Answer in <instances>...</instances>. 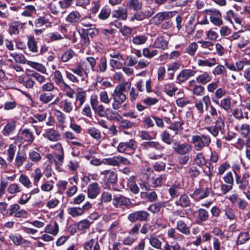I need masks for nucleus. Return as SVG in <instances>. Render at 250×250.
<instances>
[{
    "mask_svg": "<svg viewBox=\"0 0 250 250\" xmlns=\"http://www.w3.org/2000/svg\"><path fill=\"white\" fill-rule=\"evenodd\" d=\"M42 176L43 173L42 172L41 169L39 167H37L35 168L31 174V176L33 180L34 185L38 184Z\"/></svg>",
    "mask_w": 250,
    "mask_h": 250,
    "instance_id": "47",
    "label": "nucleus"
},
{
    "mask_svg": "<svg viewBox=\"0 0 250 250\" xmlns=\"http://www.w3.org/2000/svg\"><path fill=\"white\" fill-rule=\"evenodd\" d=\"M191 201L189 197L186 194H182L179 199L175 202V204L183 208L190 206Z\"/></svg>",
    "mask_w": 250,
    "mask_h": 250,
    "instance_id": "27",
    "label": "nucleus"
},
{
    "mask_svg": "<svg viewBox=\"0 0 250 250\" xmlns=\"http://www.w3.org/2000/svg\"><path fill=\"white\" fill-rule=\"evenodd\" d=\"M166 180L165 175L161 174L156 178H152L150 179L151 186L152 188H156L161 187L162 185L163 181Z\"/></svg>",
    "mask_w": 250,
    "mask_h": 250,
    "instance_id": "41",
    "label": "nucleus"
},
{
    "mask_svg": "<svg viewBox=\"0 0 250 250\" xmlns=\"http://www.w3.org/2000/svg\"><path fill=\"white\" fill-rule=\"evenodd\" d=\"M219 105L220 106L221 108H223L225 110L228 111L230 109L231 106L230 98H223L220 101Z\"/></svg>",
    "mask_w": 250,
    "mask_h": 250,
    "instance_id": "61",
    "label": "nucleus"
},
{
    "mask_svg": "<svg viewBox=\"0 0 250 250\" xmlns=\"http://www.w3.org/2000/svg\"><path fill=\"white\" fill-rule=\"evenodd\" d=\"M161 138L165 143L168 145H171L173 142V139L171 138L170 133L167 130L161 133Z\"/></svg>",
    "mask_w": 250,
    "mask_h": 250,
    "instance_id": "60",
    "label": "nucleus"
},
{
    "mask_svg": "<svg viewBox=\"0 0 250 250\" xmlns=\"http://www.w3.org/2000/svg\"><path fill=\"white\" fill-rule=\"evenodd\" d=\"M212 194L213 191L211 188H197L193 193L194 196L197 197L200 199H204Z\"/></svg>",
    "mask_w": 250,
    "mask_h": 250,
    "instance_id": "22",
    "label": "nucleus"
},
{
    "mask_svg": "<svg viewBox=\"0 0 250 250\" xmlns=\"http://www.w3.org/2000/svg\"><path fill=\"white\" fill-rule=\"evenodd\" d=\"M86 91H79L76 93L75 95V107L76 110L80 108V107L85 103L86 100Z\"/></svg>",
    "mask_w": 250,
    "mask_h": 250,
    "instance_id": "18",
    "label": "nucleus"
},
{
    "mask_svg": "<svg viewBox=\"0 0 250 250\" xmlns=\"http://www.w3.org/2000/svg\"><path fill=\"white\" fill-rule=\"evenodd\" d=\"M176 228L179 232L185 235L190 234V228L182 220L177 221Z\"/></svg>",
    "mask_w": 250,
    "mask_h": 250,
    "instance_id": "28",
    "label": "nucleus"
},
{
    "mask_svg": "<svg viewBox=\"0 0 250 250\" xmlns=\"http://www.w3.org/2000/svg\"><path fill=\"white\" fill-rule=\"evenodd\" d=\"M51 157H52V161L55 163L56 166H60L63 164L64 160V153L58 155L56 154L53 156L50 154L47 156L49 159H50Z\"/></svg>",
    "mask_w": 250,
    "mask_h": 250,
    "instance_id": "53",
    "label": "nucleus"
},
{
    "mask_svg": "<svg viewBox=\"0 0 250 250\" xmlns=\"http://www.w3.org/2000/svg\"><path fill=\"white\" fill-rule=\"evenodd\" d=\"M27 45L29 49L34 53L38 52L37 42L33 35H29L28 37Z\"/></svg>",
    "mask_w": 250,
    "mask_h": 250,
    "instance_id": "44",
    "label": "nucleus"
},
{
    "mask_svg": "<svg viewBox=\"0 0 250 250\" xmlns=\"http://www.w3.org/2000/svg\"><path fill=\"white\" fill-rule=\"evenodd\" d=\"M181 189V185L179 183L174 184L168 189V193L172 198L177 197L179 195V190Z\"/></svg>",
    "mask_w": 250,
    "mask_h": 250,
    "instance_id": "42",
    "label": "nucleus"
},
{
    "mask_svg": "<svg viewBox=\"0 0 250 250\" xmlns=\"http://www.w3.org/2000/svg\"><path fill=\"white\" fill-rule=\"evenodd\" d=\"M212 79V76L207 72H204L196 78V81L199 83L206 84Z\"/></svg>",
    "mask_w": 250,
    "mask_h": 250,
    "instance_id": "37",
    "label": "nucleus"
},
{
    "mask_svg": "<svg viewBox=\"0 0 250 250\" xmlns=\"http://www.w3.org/2000/svg\"><path fill=\"white\" fill-rule=\"evenodd\" d=\"M195 213L197 214V218L196 220V222L198 224L206 221L208 218V212L205 209L200 208Z\"/></svg>",
    "mask_w": 250,
    "mask_h": 250,
    "instance_id": "32",
    "label": "nucleus"
},
{
    "mask_svg": "<svg viewBox=\"0 0 250 250\" xmlns=\"http://www.w3.org/2000/svg\"><path fill=\"white\" fill-rule=\"evenodd\" d=\"M218 64V62L215 58H212L209 59H198L197 64L199 66L212 67Z\"/></svg>",
    "mask_w": 250,
    "mask_h": 250,
    "instance_id": "29",
    "label": "nucleus"
},
{
    "mask_svg": "<svg viewBox=\"0 0 250 250\" xmlns=\"http://www.w3.org/2000/svg\"><path fill=\"white\" fill-rule=\"evenodd\" d=\"M30 161L26 162L24 167L26 170H29L34 164H38L42 160L40 153L35 150H31L28 152Z\"/></svg>",
    "mask_w": 250,
    "mask_h": 250,
    "instance_id": "5",
    "label": "nucleus"
},
{
    "mask_svg": "<svg viewBox=\"0 0 250 250\" xmlns=\"http://www.w3.org/2000/svg\"><path fill=\"white\" fill-rule=\"evenodd\" d=\"M43 136L48 140L55 142L59 140L61 138L60 134L57 131L53 128H49L46 130Z\"/></svg>",
    "mask_w": 250,
    "mask_h": 250,
    "instance_id": "20",
    "label": "nucleus"
},
{
    "mask_svg": "<svg viewBox=\"0 0 250 250\" xmlns=\"http://www.w3.org/2000/svg\"><path fill=\"white\" fill-rule=\"evenodd\" d=\"M174 145V150L176 153L180 155H186L188 154L192 149L191 146L187 143L180 144L178 142H175Z\"/></svg>",
    "mask_w": 250,
    "mask_h": 250,
    "instance_id": "13",
    "label": "nucleus"
},
{
    "mask_svg": "<svg viewBox=\"0 0 250 250\" xmlns=\"http://www.w3.org/2000/svg\"><path fill=\"white\" fill-rule=\"evenodd\" d=\"M24 23L19 21H15L9 25L8 32L10 35H17L19 34L20 30L23 27Z\"/></svg>",
    "mask_w": 250,
    "mask_h": 250,
    "instance_id": "19",
    "label": "nucleus"
},
{
    "mask_svg": "<svg viewBox=\"0 0 250 250\" xmlns=\"http://www.w3.org/2000/svg\"><path fill=\"white\" fill-rule=\"evenodd\" d=\"M22 188L20 185L17 183H13L10 184L7 189V192L10 194L15 196L22 191Z\"/></svg>",
    "mask_w": 250,
    "mask_h": 250,
    "instance_id": "36",
    "label": "nucleus"
},
{
    "mask_svg": "<svg viewBox=\"0 0 250 250\" xmlns=\"http://www.w3.org/2000/svg\"><path fill=\"white\" fill-rule=\"evenodd\" d=\"M19 182L25 188L30 189L33 184L30 178L25 174H21L20 175Z\"/></svg>",
    "mask_w": 250,
    "mask_h": 250,
    "instance_id": "34",
    "label": "nucleus"
},
{
    "mask_svg": "<svg viewBox=\"0 0 250 250\" xmlns=\"http://www.w3.org/2000/svg\"><path fill=\"white\" fill-rule=\"evenodd\" d=\"M206 14L210 16V20L212 23L218 26L222 24L221 14L219 11L216 9H208L205 10Z\"/></svg>",
    "mask_w": 250,
    "mask_h": 250,
    "instance_id": "9",
    "label": "nucleus"
},
{
    "mask_svg": "<svg viewBox=\"0 0 250 250\" xmlns=\"http://www.w3.org/2000/svg\"><path fill=\"white\" fill-rule=\"evenodd\" d=\"M72 72L79 76L82 80L88 77V73L86 69H84L82 66L78 65L71 69Z\"/></svg>",
    "mask_w": 250,
    "mask_h": 250,
    "instance_id": "33",
    "label": "nucleus"
},
{
    "mask_svg": "<svg viewBox=\"0 0 250 250\" xmlns=\"http://www.w3.org/2000/svg\"><path fill=\"white\" fill-rule=\"evenodd\" d=\"M87 197L90 199H95L100 192V186L96 182L89 184L87 188Z\"/></svg>",
    "mask_w": 250,
    "mask_h": 250,
    "instance_id": "15",
    "label": "nucleus"
},
{
    "mask_svg": "<svg viewBox=\"0 0 250 250\" xmlns=\"http://www.w3.org/2000/svg\"><path fill=\"white\" fill-rule=\"evenodd\" d=\"M143 3L139 0H128L126 3L127 7L134 11H138L142 9Z\"/></svg>",
    "mask_w": 250,
    "mask_h": 250,
    "instance_id": "30",
    "label": "nucleus"
},
{
    "mask_svg": "<svg viewBox=\"0 0 250 250\" xmlns=\"http://www.w3.org/2000/svg\"><path fill=\"white\" fill-rule=\"evenodd\" d=\"M17 151V146L14 144H11L7 150V160L12 162Z\"/></svg>",
    "mask_w": 250,
    "mask_h": 250,
    "instance_id": "43",
    "label": "nucleus"
},
{
    "mask_svg": "<svg viewBox=\"0 0 250 250\" xmlns=\"http://www.w3.org/2000/svg\"><path fill=\"white\" fill-rule=\"evenodd\" d=\"M82 16L78 11H72L66 17L67 22L71 23H75L80 22Z\"/></svg>",
    "mask_w": 250,
    "mask_h": 250,
    "instance_id": "26",
    "label": "nucleus"
},
{
    "mask_svg": "<svg viewBox=\"0 0 250 250\" xmlns=\"http://www.w3.org/2000/svg\"><path fill=\"white\" fill-rule=\"evenodd\" d=\"M112 204L116 207L121 206H129L131 202L129 198H127L121 194L114 195L112 199Z\"/></svg>",
    "mask_w": 250,
    "mask_h": 250,
    "instance_id": "14",
    "label": "nucleus"
},
{
    "mask_svg": "<svg viewBox=\"0 0 250 250\" xmlns=\"http://www.w3.org/2000/svg\"><path fill=\"white\" fill-rule=\"evenodd\" d=\"M196 72L189 69H186L182 70L177 77V80L181 83L185 82L190 77L195 75Z\"/></svg>",
    "mask_w": 250,
    "mask_h": 250,
    "instance_id": "17",
    "label": "nucleus"
},
{
    "mask_svg": "<svg viewBox=\"0 0 250 250\" xmlns=\"http://www.w3.org/2000/svg\"><path fill=\"white\" fill-rule=\"evenodd\" d=\"M198 47L197 43L195 42H191L186 48L185 52L192 57L195 54Z\"/></svg>",
    "mask_w": 250,
    "mask_h": 250,
    "instance_id": "55",
    "label": "nucleus"
},
{
    "mask_svg": "<svg viewBox=\"0 0 250 250\" xmlns=\"http://www.w3.org/2000/svg\"><path fill=\"white\" fill-rule=\"evenodd\" d=\"M53 188L54 185L52 181H46L43 183L41 186L42 190L45 192H50Z\"/></svg>",
    "mask_w": 250,
    "mask_h": 250,
    "instance_id": "64",
    "label": "nucleus"
},
{
    "mask_svg": "<svg viewBox=\"0 0 250 250\" xmlns=\"http://www.w3.org/2000/svg\"><path fill=\"white\" fill-rule=\"evenodd\" d=\"M205 105L206 109L209 107L211 101L210 97L208 95H205L202 97V99H196L194 100V104L195 108L200 114L204 112V104Z\"/></svg>",
    "mask_w": 250,
    "mask_h": 250,
    "instance_id": "8",
    "label": "nucleus"
},
{
    "mask_svg": "<svg viewBox=\"0 0 250 250\" xmlns=\"http://www.w3.org/2000/svg\"><path fill=\"white\" fill-rule=\"evenodd\" d=\"M127 186L130 191L134 194H137L139 192V188L135 183L134 177H130L127 181Z\"/></svg>",
    "mask_w": 250,
    "mask_h": 250,
    "instance_id": "46",
    "label": "nucleus"
},
{
    "mask_svg": "<svg viewBox=\"0 0 250 250\" xmlns=\"http://www.w3.org/2000/svg\"><path fill=\"white\" fill-rule=\"evenodd\" d=\"M147 39L145 35H136L132 37V41L134 44L140 45L144 44Z\"/></svg>",
    "mask_w": 250,
    "mask_h": 250,
    "instance_id": "54",
    "label": "nucleus"
},
{
    "mask_svg": "<svg viewBox=\"0 0 250 250\" xmlns=\"http://www.w3.org/2000/svg\"><path fill=\"white\" fill-rule=\"evenodd\" d=\"M53 80L57 85L61 86L65 83L64 82L63 76L59 70H55L53 73Z\"/></svg>",
    "mask_w": 250,
    "mask_h": 250,
    "instance_id": "49",
    "label": "nucleus"
},
{
    "mask_svg": "<svg viewBox=\"0 0 250 250\" xmlns=\"http://www.w3.org/2000/svg\"><path fill=\"white\" fill-rule=\"evenodd\" d=\"M130 86L131 83L130 82H124L117 86L114 90L124 93L127 91L130 88Z\"/></svg>",
    "mask_w": 250,
    "mask_h": 250,
    "instance_id": "57",
    "label": "nucleus"
},
{
    "mask_svg": "<svg viewBox=\"0 0 250 250\" xmlns=\"http://www.w3.org/2000/svg\"><path fill=\"white\" fill-rule=\"evenodd\" d=\"M137 148V143L133 139H130L126 142H122L119 144L117 150L120 153L130 154L133 153Z\"/></svg>",
    "mask_w": 250,
    "mask_h": 250,
    "instance_id": "2",
    "label": "nucleus"
},
{
    "mask_svg": "<svg viewBox=\"0 0 250 250\" xmlns=\"http://www.w3.org/2000/svg\"><path fill=\"white\" fill-rule=\"evenodd\" d=\"M225 128V122L221 117H218L215 122V125L207 128V129L214 136L218 135L219 131L223 132Z\"/></svg>",
    "mask_w": 250,
    "mask_h": 250,
    "instance_id": "7",
    "label": "nucleus"
},
{
    "mask_svg": "<svg viewBox=\"0 0 250 250\" xmlns=\"http://www.w3.org/2000/svg\"><path fill=\"white\" fill-rule=\"evenodd\" d=\"M112 96L113 99V102L112 104V108L117 110L121 107L122 104L125 102L126 96L124 93L120 92L115 90H114Z\"/></svg>",
    "mask_w": 250,
    "mask_h": 250,
    "instance_id": "4",
    "label": "nucleus"
},
{
    "mask_svg": "<svg viewBox=\"0 0 250 250\" xmlns=\"http://www.w3.org/2000/svg\"><path fill=\"white\" fill-rule=\"evenodd\" d=\"M127 10L122 7H119L117 10H114L112 13V17L119 20L125 21L127 18Z\"/></svg>",
    "mask_w": 250,
    "mask_h": 250,
    "instance_id": "21",
    "label": "nucleus"
},
{
    "mask_svg": "<svg viewBox=\"0 0 250 250\" xmlns=\"http://www.w3.org/2000/svg\"><path fill=\"white\" fill-rule=\"evenodd\" d=\"M101 175L104 176V181L107 185L115 183L118 179L117 173L110 170H105L101 172Z\"/></svg>",
    "mask_w": 250,
    "mask_h": 250,
    "instance_id": "11",
    "label": "nucleus"
},
{
    "mask_svg": "<svg viewBox=\"0 0 250 250\" xmlns=\"http://www.w3.org/2000/svg\"><path fill=\"white\" fill-rule=\"evenodd\" d=\"M172 17L171 12H165L158 13L155 17L158 20L159 22H161L164 20H167Z\"/></svg>",
    "mask_w": 250,
    "mask_h": 250,
    "instance_id": "59",
    "label": "nucleus"
},
{
    "mask_svg": "<svg viewBox=\"0 0 250 250\" xmlns=\"http://www.w3.org/2000/svg\"><path fill=\"white\" fill-rule=\"evenodd\" d=\"M92 109L95 114H97L99 117L103 118L106 116L104 107L103 104H98Z\"/></svg>",
    "mask_w": 250,
    "mask_h": 250,
    "instance_id": "62",
    "label": "nucleus"
},
{
    "mask_svg": "<svg viewBox=\"0 0 250 250\" xmlns=\"http://www.w3.org/2000/svg\"><path fill=\"white\" fill-rule=\"evenodd\" d=\"M20 134L21 136L19 135L17 140L21 142L24 140L25 142L29 144H31L33 142L35 139V136L33 132L28 128H24L21 131Z\"/></svg>",
    "mask_w": 250,
    "mask_h": 250,
    "instance_id": "12",
    "label": "nucleus"
},
{
    "mask_svg": "<svg viewBox=\"0 0 250 250\" xmlns=\"http://www.w3.org/2000/svg\"><path fill=\"white\" fill-rule=\"evenodd\" d=\"M164 90L168 95L173 96L177 90V88L173 83H167L164 85Z\"/></svg>",
    "mask_w": 250,
    "mask_h": 250,
    "instance_id": "50",
    "label": "nucleus"
},
{
    "mask_svg": "<svg viewBox=\"0 0 250 250\" xmlns=\"http://www.w3.org/2000/svg\"><path fill=\"white\" fill-rule=\"evenodd\" d=\"M28 214L27 212L24 209L21 208L18 204L11 205L8 208V215L17 218H25Z\"/></svg>",
    "mask_w": 250,
    "mask_h": 250,
    "instance_id": "6",
    "label": "nucleus"
},
{
    "mask_svg": "<svg viewBox=\"0 0 250 250\" xmlns=\"http://www.w3.org/2000/svg\"><path fill=\"white\" fill-rule=\"evenodd\" d=\"M235 128L236 130H238L244 137H247L250 132V125L246 123L243 124L239 128L238 126L235 127Z\"/></svg>",
    "mask_w": 250,
    "mask_h": 250,
    "instance_id": "48",
    "label": "nucleus"
},
{
    "mask_svg": "<svg viewBox=\"0 0 250 250\" xmlns=\"http://www.w3.org/2000/svg\"><path fill=\"white\" fill-rule=\"evenodd\" d=\"M27 156L25 152L18 151L15 160V166L16 168H20L27 160Z\"/></svg>",
    "mask_w": 250,
    "mask_h": 250,
    "instance_id": "24",
    "label": "nucleus"
},
{
    "mask_svg": "<svg viewBox=\"0 0 250 250\" xmlns=\"http://www.w3.org/2000/svg\"><path fill=\"white\" fill-rule=\"evenodd\" d=\"M9 238L16 246H19L21 244L28 245L29 242L24 239L21 235L19 233H12L9 235Z\"/></svg>",
    "mask_w": 250,
    "mask_h": 250,
    "instance_id": "25",
    "label": "nucleus"
},
{
    "mask_svg": "<svg viewBox=\"0 0 250 250\" xmlns=\"http://www.w3.org/2000/svg\"><path fill=\"white\" fill-rule=\"evenodd\" d=\"M194 148L196 151L201 150L205 146H208L211 143L210 137L206 135H193L191 138Z\"/></svg>",
    "mask_w": 250,
    "mask_h": 250,
    "instance_id": "1",
    "label": "nucleus"
},
{
    "mask_svg": "<svg viewBox=\"0 0 250 250\" xmlns=\"http://www.w3.org/2000/svg\"><path fill=\"white\" fill-rule=\"evenodd\" d=\"M83 249L85 250H101V247L98 242L93 239L86 240L83 244Z\"/></svg>",
    "mask_w": 250,
    "mask_h": 250,
    "instance_id": "23",
    "label": "nucleus"
},
{
    "mask_svg": "<svg viewBox=\"0 0 250 250\" xmlns=\"http://www.w3.org/2000/svg\"><path fill=\"white\" fill-rule=\"evenodd\" d=\"M250 239V235L248 232H241L238 236L237 244L242 245L246 243Z\"/></svg>",
    "mask_w": 250,
    "mask_h": 250,
    "instance_id": "52",
    "label": "nucleus"
},
{
    "mask_svg": "<svg viewBox=\"0 0 250 250\" xmlns=\"http://www.w3.org/2000/svg\"><path fill=\"white\" fill-rule=\"evenodd\" d=\"M145 145L147 148H154L158 150L164 149V146L158 142H148L146 143Z\"/></svg>",
    "mask_w": 250,
    "mask_h": 250,
    "instance_id": "63",
    "label": "nucleus"
},
{
    "mask_svg": "<svg viewBox=\"0 0 250 250\" xmlns=\"http://www.w3.org/2000/svg\"><path fill=\"white\" fill-rule=\"evenodd\" d=\"M16 128V122L14 121H12L8 122L4 127L2 130V134L4 136H9L12 132H13Z\"/></svg>",
    "mask_w": 250,
    "mask_h": 250,
    "instance_id": "35",
    "label": "nucleus"
},
{
    "mask_svg": "<svg viewBox=\"0 0 250 250\" xmlns=\"http://www.w3.org/2000/svg\"><path fill=\"white\" fill-rule=\"evenodd\" d=\"M44 231L46 233L56 236L59 232V225L56 222L54 223V225L48 224L45 227Z\"/></svg>",
    "mask_w": 250,
    "mask_h": 250,
    "instance_id": "38",
    "label": "nucleus"
},
{
    "mask_svg": "<svg viewBox=\"0 0 250 250\" xmlns=\"http://www.w3.org/2000/svg\"><path fill=\"white\" fill-rule=\"evenodd\" d=\"M48 8L50 12L54 15H57L60 12L62 14L65 12L64 11L61 12V10H63V8L61 0H51L48 4Z\"/></svg>",
    "mask_w": 250,
    "mask_h": 250,
    "instance_id": "16",
    "label": "nucleus"
},
{
    "mask_svg": "<svg viewBox=\"0 0 250 250\" xmlns=\"http://www.w3.org/2000/svg\"><path fill=\"white\" fill-rule=\"evenodd\" d=\"M168 45V42L163 37L157 38L153 44V47L162 50L166 49Z\"/></svg>",
    "mask_w": 250,
    "mask_h": 250,
    "instance_id": "31",
    "label": "nucleus"
},
{
    "mask_svg": "<svg viewBox=\"0 0 250 250\" xmlns=\"http://www.w3.org/2000/svg\"><path fill=\"white\" fill-rule=\"evenodd\" d=\"M60 107L66 113H70L73 110V105L71 102L67 99H64L60 102Z\"/></svg>",
    "mask_w": 250,
    "mask_h": 250,
    "instance_id": "39",
    "label": "nucleus"
},
{
    "mask_svg": "<svg viewBox=\"0 0 250 250\" xmlns=\"http://www.w3.org/2000/svg\"><path fill=\"white\" fill-rule=\"evenodd\" d=\"M236 183L238 185L239 189L245 190L249 187V178L250 177V174L249 172H245L243 174L241 178L235 173Z\"/></svg>",
    "mask_w": 250,
    "mask_h": 250,
    "instance_id": "10",
    "label": "nucleus"
},
{
    "mask_svg": "<svg viewBox=\"0 0 250 250\" xmlns=\"http://www.w3.org/2000/svg\"><path fill=\"white\" fill-rule=\"evenodd\" d=\"M54 97V95L50 93H42L40 95L39 99L43 104H47Z\"/></svg>",
    "mask_w": 250,
    "mask_h": 250,
    "instance_id": "56",
    "label": "nucleus"
},
{
    "mask_svg": "<svg viewBox=\"0 0 250 250\" xmlns=\"http://www.w3.org/2000/svg\"><path fill=\"white\" fill-rule=\"evenodd\" d=\"M212 74L216 75H227V70L223 65L219 64L216 66L212 70Z\"/></svg>",
    "mask_w": 250,
    "mask_h": 250,
    "instance_id": "58",
    "label": "nucleus"
},
{
    "mask_svg": "<svg viewBox=\"0 0 250 250\" xmlns=\"http://www.w3.org/2000/svg\"><path fill=\"white\" fill-rule=\"evenodd\" d=\"M87 133L90 136L96 140H99L102 137L101 131L94 127H90L87 130Z\"/></svg>",
    "mask_w": 250,
    "mask_h": 250,
    "instance_id": "51",
    "label": "nucleus"
},
{
    "mask_svg": "<svg viewBox=\"0 0 250 250\" xmlns=\"http://www.w3.org/2000/svg\"><path fill=\"white\" fill-rule=\"evenodd\" d=\"M149 217L148 212L144 210H140L130 213L127 216V220L131 223L138 221L143 222L146 221Z\"/></svg>",
    "mask_w": 250,
    "mask_h": 250,
    "instance_id": "3",
    "label": "nucleus"
},
{
    "mask_svg": "<svg viewBox=\"0 0 250 250\" xmlns=\"http://www.w3.org/2000/svg\"><path fill=\"white\" fill-rule=\"evenodd\" d=\"M149 243L150 246L156 249H161L162 243L157 237L151 235L149 238Z\"/></svg>",
    "mask_w": 250,
    "mask_h": 250,
    "instance_id": "45",
    "label": "nucleus"
},
{
    "mask_svg": "<svg viewBox=\"0 0 250 250\" xmlns=\"http://www.w3.org/2000/svg\"><path fill=\"white\" fill-rule=\"evenodd\" d=\"M67 212L73 217L80 216L84 213L81 208L78 207H70L67 208Z\"/></svg>",
    "mask_w": 250,
    "mask_h": 250,
    "instance_id": "40",
    "label": "nucleus"
}]
</instances>
